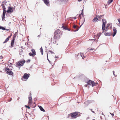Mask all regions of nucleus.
<instances>
[{
    "label": "nucleus",
    "mask_w": 120,
    "mask_h": 120,
    "mask_svg": "<svg viewBox=\"0 0 120 120\" xmlns=\"http://www.w3.org/2000/svg\"><path fill=\"white\" fill-rule=\"evenodd\" d=\"M80 114L79 112H75L70 113L69 115L71 116V119H75L79 116Z\"/></svg>",
    "instance_id": "1"
},
{
    "label": "nucleus",
    "mask_w": 120,
    "mask_h": 120,
    "mask_svg": "<svg viewBox=\"0 0 120 120\" xmlns=\"http://www.w3.org/2000/svg\"><path fill=\"white\" fill-rule=\"evenodd\" d=\"M106 22V20L105 19H102V28L103 30L102 33L105 31V32H106L108 29V27H107V26L106 27V29H105V25Z\"/></svg>",
    "instance_id": "2"
},
{
    "label": "nucleus",
    "mask_w": 120,
    "mask_h": 120,
    "mask_svg": "<svg viewBox=\"0 0 120 120\" xmlns=\"http://www.w3.org/2000/svg\"><path fill=\"white\" fill-rule=\"evenodd\" d=\"M60 32H61V31H56L54 32L53 38L55 39H56L57 38H59V37L60 35Z\"/></svg>",
    "instance_id": "3"
},
{
    "label": "nucleus",
    "mask_w": 120,
    "mask_h": 120,
    "mask_svg": "<svg viewBox=\"0 0 120 120\" xmlns=\"http://www.w3.org/2000/svg\"><path fill=\"white\" fill-rule=\"evenodd\" d=\"M5 71L6 73L8 75H13V72L9 68H6Z\"/></svg>",
    "instance_id": "4"
},
{
    "label": "nucleus",
    "mask_w": 120,
    "mask_h": 120,
    "mask_svg": "<svg viewBox=\"0 0 120 120\" xmlns=\"http://www.w3.org/2000/svg\"><path fill=\"white\" fill-rule=\"evenodd\" d=\"M25 61L24 60L20 61L18 62L17 63H16V66L17 67H18L19 66H23L24 64L25 63Z\"/></svg>",
    "instance_id": "5"
},
{
    "label": "nucleus",
    "mask_w": 120,
    "mask_h": 120,
    "mask_svg": "<svg viewBox=\"0 0 120 120\" xmlns=\"http://www.w3.org/2000/svg\"><path fill=\"white\" fill-rule=\"evenodd\" d=\"M15 8L13 7H9L8 8V10L6 12L8 13H12L13 12V11H15Z\"/></svg>",
    "instance_id": "6"
},
{
    "label": "nucleus",
    "mask_w": 120,
    "mask_h": 120,
    "mask_svg": "<svg viewBox=\"0 0 120 120\" xmlns=\"http://www.w3.org/2000/svg\"><path fill=\"white\" fill-rule=\"evenodd\" d=\"M85 21L84 20L82 24L79 27L78 26H77L75 25H74L73 26V28L74 29H76L75 30H72V31L73 32H76L78 31L79 28L81 27V26L83 25V24L84 22Z\"/></svg>",
    "instance_id": "7"
},
{
    "label": "nucleus",
    "mask_w": 120,
    "mask_h": 120,
    "mask_svg": "<svg viewBox=\"0 0 120 120\" xmlns=\"http://www.w3.org/2000/svg\"><path fill=\"white\" fill-rule=\"evenodd\" d=\"M31 51L32 53L30 52L29 53V55L30 56L33 57L34 56L36 55L35 51L34 49H32Z\"/></svg>",
    "instance_id": "8"
},
{
    "label": "nucleus",
    "mask_w": 120,
    "mask_h": 120,
    "mask_svg": "<svg viewBox=\"0 0 120 120\" xmlns=\"http://www.w3.org/2000/svg\"><path fill=\"white\" fill-rule=\"evenodd\" d=\"M2 3H4V4H1V6L2 7V8L3 10V12H6V8L4 4H6V2H2Z\"/></svg>",
    "instance_id": "9"
},
{
    "label": "nucleus",
    "mask_w": 120,
    "mask_h": 120,
    "mask_svg": "<svg viewBox=\"0 0 120 120\" xmlns=\"http://www.w3.org/2000/svg\"><path fill=\"white\" fill-rule=\"evenodd\" d=\"M29 77V75L27 74L26 73H25L24 74L23 78L26 79H27Z\"/></svg>",
    "instance_id": "10"
},
{
    "label": "nucleus",
    "mask_w": 120,
    "mask_h": 120,
    "mask_svg": "<svg viewBox=\"0 0 120 120\" xmlns=\"http://www.w3.org/2000/svg\"><path fill=\"white\" fill-rule=\"evenodd\" d=\"M113 37L115 35L116 33L117 30L116 28L115 27H114L113 28Z\"/></svg>",
    "instance_id": "11"
},
{
    "label": "nucleus",
    "mask_w": 120,
    "mask_h": 120,
    "mask_svg": "<svg viewBox=\"0 0 120 120\" xmlns=\"http://www.w3.org/2000/svg\"><path fill=\"white\" fill-rule=\"evenodd\" d=\"M44 2V3L47 6H49V0H43Z\"/></svg>",
    "instance_id": "12"
},
{
    "label": "nucleus",
    "mask_w": 120,
    "mask_h": 120,
    "mask_svg": "<svg viewBox=\"0 0 120 120\" xmlns=\"http://www.w3.org/2000/svg\"><path fill=\"white\" fill-rule=\"evenodd\" d=\"M91 84L92 85V87H93L94 86H96L97 84L98 83H95L94 81H91Z\"/></svg>",
    "instance_id": "13"
},
{
    "label": "nucleus",
    "mask_w": 120,
    "mask_h": 120,
    "mask_svg": "<svg viewBox=\"0 0 120 120\" xmlns=\"http://www.w3.org/2000/svg\"><path fill=\"white\" fill-rule=\"evenodd\" d=\"M104 35L106 36H111L112 35V32H110L109 33H106L104 34Z\"/></svg>",
    "instance_id": "14"
},
{
    "label": "nucleus",
    "mask_w": 120,
    "mask_h": 120,
    "mask_svg": "<svg viewBox=\"0 0 120 120\" xmlns=\"http://www.w3.org/2000/svg\"><path fill=\"white\" fill-rule=\"evenodd\" d=\"M0 29H2L4 30H5L7 31H8L10 30L9 29H5L3 27L1 26H0Z\"/></svg>",
    "instance_id": "15"
},
{
    "label": "nucleus",
    "mask_w": 120,
    "mask_h": 120,
    "mask_svg": "<svg viewBox=\"0 0 120 120\" xmlns=\"http://www.w3.org/2000/svg\"><path fill=\"white\" fill-rule=\"evenodd\" d=\"M29 99L28 103L31 104V101L32 100V98L31 97L29 96L28 98Z\"/></svg>",
    "instance_id": "16"
},
{
    "label": "nucleus",
    "mask_w": 120,
    "mask_h": 120,
    "mask_svg": "<svg viewBox=\"0 0 120 120\" xmlns=\"http://www.w3.org/2000/svg\"><path fill=\"white\" fill-rule=\"evenodd\" d=\"M98 20V18H97V17H94L92 20V21L93 22H96Z\"/></svg>",
    "instance_id": "17"
},
{
    "label": "nucleus",
    "mask_w": 120,
    "mask_h": 120,
    "mask_svg": "<svg viewBox=\"0 0 120 120\" xmlns=\"http://www.w3.org/2000/svg\"><path fill=\"white\" fill-rule=\"evenodd\" d=\"M107 27H109L110 28H112V24L111 23H109L107 25Z\"/></svg>",
    "instance_id": "18"
},
{
    "label": "nucleus",
    "mask_w": 120,
    "mask_h": 120,
    "mask_svg": "<svg viewBox=\"0 0 120 120\" xmlns=\"http://www.w3.org/2000/svg\"><path fill=\"white\" fill-rule=\"evenodd\" d=\"M91 102V101H86L85 102L84 104H86L87 105V106Z\"/></svg>",
    "instance_id": "19"
},
{
    "label": "nucleus",
    "mask_w": 120,
    "mask_h": 120,
    "mask_svg": "<svg viewBox=\"0 0 120 120\" xmlns=\"http://www.w3.org/2000/svg\"><path fill=\"white\" fill-rule=\"evenodd\" d=\"M39 108L40 110L43 112H45V110L43 109V108L41 106H39Z\"/></svg>",
    "instance_id": "20"
},
{
    "label": "nucleus",
    "mask_w": 120,
    "mask_h": 120,
    "mask_svg": "<svg viewBox=\"0 0 120 120\" xmlns=\"http://www.w3.org/2000/svg\"><path fill=\"white\" fill-rule=\"evenodd\" d=\"M91 80H89L88 81L86 82V83H87V84L89 85H91Z\"/></svg>",
    "instance_id": "21"
},
{
    "label": "nucleus",
    "mask_w": 120,
    "mask_h": 120,
    "mask_svg": "<svg viewBox=\"0 0 120 120\" xmlns=\"http://www.w3.org/2000/svg\"><path fill=\"white\" fill-rule=\"evenodd\" d=\"M5 13H6L5 12H3V15H2V19L3 20H4V19L5 18Z\"/></svg>",
    "instance_id": "22"
},
{
    "label": "nucleus",
    "mask_w": 120,
    "mask_h": 120,
    "mask_svg": "<svg viewBox=\"0 0 120 120\" xmlns=\"http://www.w3.org/2000/svg\"><path fill=\"white\" fill-rule=\"evenodd\" d=\"M40 50L41 52V54L42 55L43 54V51L42 47H41L40 49Z\"/></svg>",
    "instance_id": "23"
},
{
    "label": "nucleus",
    "mask_w": 120,
    "mask_h": 120,
    "mask_svg": "<svg viewBox=\"0 0 120 120\" xmlns=\"http://www.w3.org/2000/svg\"><path fill=\"white\" fill-rule=\"evenodd\" d=\"M9 37L7 38L5 40V41L3 42L4 44L5 43L7 42L9 40Z\"/></svg>",
    "instance_id": "24"
},
{
    "label": "nucleus",
    "mask_w": 120,
    "mask_h": 120,
    "mask_svg": "<svg viewBox=\"0 0 120 120\" xmlns=\"http://www.w3.org/2000/svg\"><path fill=\"white\" fill-rule=\"evenodd\" d=\"M113 0H109L108 1V4H109L110 3L112 2Z\"/></svg>",
    "instance_id": "25"
},
{
    "label": "nucleus",
    "mask_w": 120,
    "mask_h": 120,
    "mask_svg": "<svg viewBox=\"0 0 120 120\" xmlns=\"http://www.w3.org/2000/svg\"><path fill=\"white\" fill-rule=\"evenodd\" d=\"M17 34V33L16 32L14 34L13 36V37L14 38H15Z\"/></svg>",
    "instance_id": "26"
},
{
    "label": "nucleus",
    "mask_w": 120,
    "mask_h": 120,
    "mask_svg": "<svg viewBox=\"0 0 120 120\" xmlns=\"http://www.w3.org/2000/svg\"><path fill=\"white\" fill-rule=\"evenodd\" d=\"M47 60H48V61H49V63L51 64H52L51 62L49 60L48 58V54L47 53Z\"/></svg>",
    "instance_id": "27"
},
{
    "label": "nucleus",
    "mask_w": 120,
    "mask_h": 120,
    "mask_svg": "<svg viewBox=\"0 0 120 120\" xmlns=\"http://www.w3.org/2000/svg\"><path fill=\"white\" fill-rule=\"evenodd\" d=\"M80 56H81L82 57V59H83L84 58H83L82 57L83 56L84 57V55L83 54V53H80Z\"/></svg>",
    "instance_id": "28"
},
{
    "label": "nucleus",
    "mask_w": 120,
    "mask_h": 120,
    "mask_svg": "<svg viewBox=\"0 0 120 120\" xmlns=\"http://www.w3.org/2000/svg\"><path fill=\"white\" fill-rule=\"evenodd\" d=\"M96 17H97V18H98V19L99 18V19L100 20H101V16L100 15H96Z\"/></svg>",
    "instance_id": "29"
},
{
    "label": "nucleus",
    "mask_w": 120,
    "mask_h": 120,
    "mask_svg": "<svg viewBox=\"0 0 120 120\" xmlns=\"http://www.w3.org/2000/svg\"><path fill=\"white\" fill-rule=\"evenodd\" d=\"M14 42H11V47H13V46L14 45Z\"/></svg>",
    "instance_id": "30"
},
{
    "label": "nucleus",
    "mask_w": 120,
    "mask_h": 120,
    "mask_svg": "<svg viewBox=\"0 0 120 120\" xmlns=\"http://www.w3.org/2000/svg\"><path fill=\"white\" fill-rule=\"evenodd\" d=\"M62 27L64 29H65V30H68V28L66 27H65L64 26H62Z\"/></svg>",
    "instance_id": "31"
},
{
    "label": "nucleus",
    "mask_w": 120,
    "mask_h": 120,
    "mask_svg": "<svg viewBox=\"0 0 120 120\" xmlns=\"http://www.w3.org/2000/svg\"><path fill=\"white\" fill-rule=\"evenodd\" d=\"M25 106L26 108H28V109H30V107L28 105H25Z\"/></svg>",
    "instance_id": "32"
},
{
    "label": "nucleus",
    "mask_w": 120,
    "mask_h": 120,
    "mask_svg": "<svg viewBox=\"0 0 120 120\" xmlns=\"http://www.w3.org/2000/svg\"><path fill=\"white\" fill-rule=\"evenodd\" d=\"M49 52H51V53H54V54H55L54 52H52V51H51V50H49Z\"/></svg>",
    "instance_id": "33"
},
{
    "label": "nucleus",
    "mask_w": 120,
    "mask_h": 120,
    "mask_svg": "<svg viewBox=\"0 0 120 120\" xmlns=\"http://www.w3.org/2000/svg\"><path fill=\"white\" fill-rule=\"evenodd\" d=\"M15 38H14L13 37V39L11 41L12 42H14Z\"/></svg>",
    "instance_id": "34"
},
{
    "label": "nucleus",
    "mask_w": 120,
    "mask_h": 120,
    "mask_svg": "<svg viewBox=\"0 0 120 120\" xmlns=\"http://www.w3.org/2000/svg\"><path fill=\"white\" fill-rule=\"evenodd\" d=\"M15 38H14L13 37V39L11 41L12 42H14Z\"/></svg>",
    "instance_id": "35"
},
{
    "label": "nucleus",
    "mask_w": 120,
    "mask_h": 120,
    "mask_svg": "<svg viewBox=\"0 0 120 120\" xmlns=\"http://www.w3.org/2000/svg\"><path fill=\"white\" fill-rule=\"evenodd\" d=\"M29 96L30 97H31V92H29Z\"/></svg>",
    "instance_id": "36"
},
{
    "label": "nucleus",
    "mask_w": 120,
    "mask_h": 120,
    "mask_svg": "<svg viewBox=\"0 0 120 120\" xmlns=\"http://www.w3.org/2000/svg\"><path fill=\"white\" fill-rule=\"evenodd\" d=\"M94 49H90V48H89V50H92L93 51V50H94Z\"/></svg>",
    "instance_id": "37"
},
{
    "label": "nucleus",
    "mask_w": 120,
    "mask_h": 120,
    "mask_svg": "<svg viewBox=\"0 0 120 120\" xmlns=\"http://www.w3.org/2000/svg\"><path fill=\"white\" fill-rule=\"evenodd\" d=\"M83 9H82V12H81V15H83Z\"/></svg>",
    "instance_id": "38"
},
{
    "label": "nucleus",
    "mask_w": 120,
    "mask_h": 120,
    "mask_svg": "<svg viewBox=\"0 0 120 120\" xmlns=\"http://www.w3.org/2000/svg\"><path fill=\"white\" fill-rule=\"evenodd\" d=\"M30 59H28V60L26 61V62H29L30 61Z\"/></svg>",
    "instance_id": "39"
},
{
    "label": "nucleus",
    "mask_w": 120,
    "mask_h": 120,
    "mask_svg": "<svg viewBox=\"0 0 120 120\" xmlns=\"http://www.w3.org/2000/svg\"><path fill=\"white\" fill-rule=\"evenodd\" d=\"M109 113H110V114H111L112 115V117H113V116H114V114H113V113H111V112H110Z\"/></svg>",
    "instance_id": "40"
},
{
    "label": "nucleus",
    "mask_w": 120,
    "mask_h": 120,
    "mask_svg": "<svg viewBox=\"0 0 120 120\" xmlns=\"http://www.w3.org/2000/svg\"><path fill=\"white\" fill-rule=\"evenodd\" d=\"M118 20L120 24V18H119L118 19Z\"/></svg>",
    "instance_id": "41"
},
{
    "label": "nucleus",
    "mask_w": 120,
    "mask_h": 120,
    "mask_svg": "<svg viewBox=\"0 0 120 120\" xmlns=\"http://www.w3.org/2000/svg\"><path fill=\"white\" fill-rule=\"evenodd\" d=\"M90 110L91 111L93 112V113H95V112L94 111H93L92 110V109H90Z\"/></svg>",
    "instance_id": "42"
},
{
    "label": "nucleus",
    "mask_w": 120,
    "mask_h": 120,
    "mask_svg": "<svg viewBox=\"0 0 120 120\" xmlns=\"http://www.w3.org/2000/svg\"><path fill=\"white\" fill-rule=\"evenodd\" d=\"M101 16V17L102 18H103V17L104 16V15H100Z\"/></svg>",
    "instance_id": "43"
},
{
    "label": "nucleus",
    "mask_w": 120,
    "mask_h": 120,
    "mask_svg": "<svg viewBox=\"0 0 120 120\" xmlns=\"http://www.w3.org/2000/svg\"><path fill=\"white\" fill-rule=\"evenodd\" d=\"M3 58V57L2 56H0V59H1Z\"/></svg>",
    "instance_id": "44"
},
{
    "label": "nucleus",
    "mask_w": 120,
    "mask_h": 120,
    "mask_svg": "<svg viewBox=\"0 0 120 120\" xmlns=\"http://www.w3.org/2000/svg\"><path fill=\"white\" fill-rule=\"evenodd\" d=\"M90 41H93L94 40V41H95V39H90Z\"/></svg>",
    "instance_id": "45"
},
{
    "label": "nucleus",
    "mask_w": 120,
    "mask_h": 120,
    "mask_svg": "<svg viewBox=\"0 0 120 120\" xmlns=\"http://www.w3.org/2000/svg\"><path fill=\"white\" fill-rule=\"evenodd\" d=\"M52 39L51 38V39L50 40V42L51 43L52 42Z\"/></svg>",
    "instance_id": "46"
},
{
    "label": "nucleus",
    "mask_w": 120,
    "mask_h": 120,
    "mask_svg": "<svg viewBox=\"0 0 120 120\" xmlns=\"http://www.w3.org/2000/svg\"><path fill=\"white\" fill-rule=\"evenodd\" d=\"M32 67H33V66H32V65L30 67V69H32Z\"/></svg>",
    "instance_id": "47"
},
{
    "label": "nucleus",
    "mask_w": 120,
    "mask_h": 120,
    "mask_svg": "<svg viewBox=\"0 0 120 120\" xmlns=\"http://www.w3.org/2000/svg\"><path fill=\"white\" fill-rule=\"evenodd\" d=\"M55 57L56 59L57 58H58L59 57L58 56H55Z\"/></svg>",
    "instance_id": "48"
},
{
    "label": "nucleus",
    "mask_w": 120,
    "mask_h": 120,
    "mask_svg": "<svg viewBox=\"0 0 120 120\" xmlns=\"http://www.w3.org/2000/svg\"><path fill=\"white\" fill-rule=\"evenodd\" d=\"M25 45H28V42H27V43H25Z\"/></svg>",
    "instance_id": "49"
},
{
    "label": "nucleus",
    "mask_w": 120,
    "mask_h": 120,
    "mask_svg": "<svg viewBox=\"0 0 120 120\" xmlns=\"http://www.w3.org/2000/svg\"><path fill=\"white\" fill-rule=\"evenodd\" d=\"M113 75L114 76H115V74H114V71H113Z\"/></svg>",
    "instance_id": "50"
},
{
    "label": "nucleus",
    "mask_w": 120,
    "mask_h": 120,
    "mask_svg": "<svg viewBox=\"0 0 120 120\" xmlns=\"http://www.w3.org/2000/svg\"><path fill=\"white\" fill-rule=\"evenodd\" d=\"M12 100V98H11V99L10 100H9V102L11 101V100Z\"/></svg>",
    "instance_id": "51"
},
{
    "label": "nucleus",
    "mask_w": 120,
    "mask_h": 120,
    "mask_svg": "<svg viewBox=\"0 0 120 120\" xmlns=\"http://www.w3.org/2000/svg\"><path fill=\"white\" fill-rule=\"evenodd\" d=\"M88 84H87V85H85V86L86 87H87V86L88 85Z\"/></svg>",
    "instance_id": "52"
},
{
    "label": "nucleus",
    "mask_w": 120,
    "mask_h": 120,
    "mask_svg": "<svg viewBox=\"0 0 120 120\" xmlns=\"http://www.w3.org/2000/svg\"><path fill=\"white\" fill-rule=\"evenodd\" d=\"M68 30V31H70L71 30L70 29H69L68 28V30Z\"/></svg>",
    "instance_id": "53"
},
{
    "label": "nucleus",
    "mask_w": 120,
    "mask_h": 120,
    "mask_svg": "<svg viewBox=\"0 0 120 120\" xmlns=\"http://www.w3.org/2000/svg\"><path fill=\"white\" fill-rule=\"evenodd\" d=\"M105 8H107V6L106 5L105 7Z\"/></svg>",
    "instance_id": "54"
},
{
    "label": "nucleus",
    "mask_w": 120,
    "mask_h": 120,
    "mask_svg": "<svg viewBox=\"0 0 120 120\" xmlns=\"http://www.w3.org/2000/svg\"><path fill=\"white\" fill-rule=\"evenodd\" d=\"M82 0H78V1L79 2H80Z\"/></svg>",
    "instance_id": "55"
},
{
    "label": "nucleus",
    "mask_w": 120,
    "mask_h": 120,
    "mask_svg": "<svg viewBox=\"0 0 120 120\" xmlns=\"http://www.w3.org/2000/svg\"><path fill=\"white\" fill-rule=\"evenodd\" d=\"M11 35L10 36H8V38H9H9H10V37H11Z\"/></svg>",
    "instance_id": "56"
},
{
    "label": "nucleus",
    "mask_w": 120,
    "mask_h": 120,
    "mask_svg": "<svg viewBox=\"0 0 120 120\" xmlns=\"http://www.w3.org/2000/svg\"><path fill=\"white\" fill-rule=\"evenodd\" d=\"M47 117L48 118V120L49 119V116H47Z\"/></svg>",
    "instance_id": "57"
},
{
    "label": "nucleus",
    "mask_w": 120,
    "mask_h": 120,
    "mask_svg": "<svg viewBox=\"0 0 120 120\" xmlns=\"http://www.w3.org/2000/svg\"><path fill=\"white\" fill-rule=\"evenodd\" d=\"M38 37H40V35H39L38 36Z\"/></svg>",
    "instance_id": "58"
},
{
    "label": "nucleus",
    "mask_w": 120,
    "mask_h": 120,
    "mask_svg": "<svg viewBox=\"0 0 120 120\" xmlns=\"http://www.w3.org/2000/svg\"><path fill=\"white\" fill-rule=\"evenodd\" d=\"M74 19H76V18H75V17H74Z\"/></svg>",
    "instance_id": "59"
},
{
    "label": "nucleus",
    "mask_w": 120,
    "mask_h": 120,
    "mask_svg": "<svg viewBox=\"0 0 120 120\" xmlns=\"http://www.w3.org/2000/svg\"><path fill=\"white\" fill-rule=\"evenodd\" d=\"M18 99H17V100H19V98L18 97Z\"/></svg>",
    "instance_id": "60"
},
{
    "label": "nucleus",
    "mask_w": 120,
    "mask_h": 120,
    "mask_svg": "<svg viewBox=\"0 0 120 120\" xmlns=\"http://www.w3.org/2000/svg\"><path fill=\"white\" fill-rule=\"evenodd\" d=\"M81 16V15H79V17H80V16Z\"/></svg>",
    "instance_id": "61"
},
{
    "label": "nucleus",
    "mask_w": 120,
    "mask_h": 120,
    "mask_svg": "<svg viewBox=\"0 0 120 120\" xmlns=\"http://www.w3.org/2000/svg\"><path fill=\"white\" fill-rule=\"evenodd\" d=\"M55 41H54L53 42V43H55Z\"/></svg>",
    "instance_id": "62"
},
{
    "label": "nucleus",
    "mask_w": 120,
    "mask_h": 120,
    "mask_svg": "<svg viewBox=\"0 0 120 120\" xmlns=\"http://www.w3.org/2000/svg\"><path fill=\"white\" fill-rule=\"evenodd\" d=\"M96 14H97V11H96Z\"/></svg>",
    "instance_id": "63"
},
{
    "label": "nucleus",
    "mask_w": 120,
    "mask_h": 120,
    "mask_svg": "<svg viewBox=\"0 0 120 120\" xmlns=\"http://www.w3.org/2000/svg\"><path fill=\"white\" fill-rule=\"evenodd\" d=\"M49 45H50V43H49Z\"/></svg>",
    "instance_id": "64"
}]
</instances>
